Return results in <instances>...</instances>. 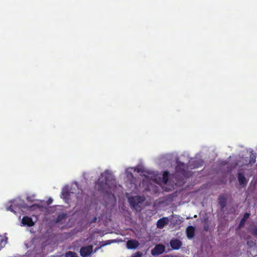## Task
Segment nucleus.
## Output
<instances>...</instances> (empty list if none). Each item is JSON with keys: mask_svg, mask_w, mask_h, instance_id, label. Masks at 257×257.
<instances>
[{"mask_svg": "<svg viewBox=\"0 0 257 257\" xmlns=\"http://www.w3.org/2000/svg\"><path fill=\"white\" fill-rule=\"evenodd\" d=\"M204 230L205 231H207L209 229V226L208 224H205L204 227Z\"/></svg>", "mask_w": 257, "mask_h": 257, "instance_id": "5701e85b", "label": "nucleus"}, {"mask_svg": "<svg viewBox=\"0 0 257 257\" xmlns=\"http://www.w3.org/2000/svg\"><path fill=\"white\" fill-rule=\"evenodd\" d=\"M251 232L254 235L257 236V226H254L251 229Z\"/></svg>", "mask_w": 257, "mask_h": 257, "instance_id": "4be33fe9", "label": "nucleus"}, {"mask_svg": "<svg viewBox=\"0 0 257 257\" xmlns=\"http://www.w3.org/2000/svg\"><path fill=\"white\" fill-rule=\"evenodd\" d=\"M144 200V199L139 196L133 197L129 199L130 205L133 208L136 207L139 204L142 203Z\"/></svg>", "mask_w": 257, "mask_h": 257, "instance_id": "7ed1b4c3", "label": "nucleus"}, {"mask_svg": "<svg viewBox=\"0 0 257 257\" xmlns=\"http://www.w3.org/2000/svg\"><path fill=\"white\" fill-rule=\"evenodd\" d=\"M188 166L183 163L177 161V166L175 168L176 174H180L184 177H188L187 171Z\"/></svg>", "mask_w": 257, "mask_h": 257, "instance_id": "f03ea898", "label": "nucleus"}, {"mask_svg": "<svg viewBox=\"0 0 257 257\" xmlns=\"http://www.w3.org/2000/svg\"><path fill=\"white\" fill-rule=\"evenodd\" d=\"M65 257H79L75 252L69 251L66 252Z\"/></svg>", "mask_w": 257, "mask_h": 257, "instance_id": "dca6fc26", "label": "nucleus"}, {"mask_svg": "<svg viewBox=\"0 0 257 257\" xmlns=\"http://www.w3.org/2000/svg\"><path fill=\"white\" fill-rule=\"evenodd\" d=\"M62 195L63 198L64 199H65V200L68 201L69 200L70 197V194L68 190H63L62 192Z\"/></svg>", "mask_w": 257, "mask_h": 257, "instance_id": "4468645a", "label": "nucleus"}, {"mask_svg": "<svg viewBox=\"0 0 257 257\" xmlns=\"http://www.w3.org/2000/svg\"><path fill=\"white\" fill-rule=\"evenodd\" d=\"M97 190L101 192H107L108 189L116 186V180L114 176L108 170L101 173L95 182Z\"/></svg>", "mask_w": 257, "mask_h": 257, "instance_id": "f257e3e1", "label": "nucleus"}, {"mask_svg": "<svg viewBox=\"0 0 257 257\" xmlns=\"http://www.w3.org/2000/svg\"><path fill=\"white\" fill-rule=\"evenodd\" d=\"M187 236L189 239L192 238L195 235V228L193 226H189L186 229Z\"/></svg>", "mask_w": 257, "mask_h": 257, "instance_id": "9b49d317", "label": "nucleus"}, {"mask_svg": "<svg viewBox=\"0 0 257 257\" xmlns=\"http://www.w3.org/2000/svg\"><path fill=\"white\" fill-rule=\"evenodd\" d=\"M249 216H250L249 213L246 212L244 213L243 217L242 218V219H241V220L240 221V223L239 224V227H241L244 225V224L246 221V219H247L249 218Z\"/></svg>", "mask_w": 257, "mask_h": 257, "instance_id": "ddd939ff", "label": "nucleus"}, {"mask_svg": "<svg viewBox=\"0 0 257 257\" xmlns=\"http://www.w3.org/2000/svg\"><path fill=\"white\" fill-rule=\"evenodd\" d=\"M142 254L140 252H137L134 257H141Z\"/></svg>", "mask_w": 257, "mask_h": 257, "instance_id": "a878e982", "label": "nucleus"}, {"mask_svg": "<svg viewBox=\"0 0 257 257\" xmlns=\"http://www.w3.org/2000/svg\"><path fill=\"white\" fill-rule=\"evenodd\" d=\"M194 163H195V164L194 166V168H198L203 166V161L201 160H196L194 161Z\"/></svg>", "mask_w": 257, "mask_h": 257, "instance_id": "a211bd4d", "label": "nucleus"}, {"mask_svg": "<svg viewBox=\"0 0 257 257\" xmlns=\"http://www.w3.org/2000/svg\"><path fill=\"white\" fill-rule=\"evenodd\" d=\"M170 243L172 248L174 250H178L182 245V241L177 238L171 239Z\"/></svg>", "mask_w": 257, "mask_h": 257, "instance_id": "39448f33", "label": "nucleus"}, {"mask_svg": "<svg viewBox=\"0 0 257 257\" xmlns=\"http://www.w3.org/2000/svg\"><path fill=\"white\" fill-rule=\"evenodd\" d=\"M52 201H53V200H52V199L51 198H49V199L47 201V204L48 205L52 203Z\"/></svg>", "mask_w": 257, "mask_h": 257, "instance_id": "393cba45", "label": "nucleus"}, {"mask_svg": "<svg viewBox=\"0 0 257 257\" xmlns=\"http://www.w3.org/2000/svg\"><path fill=\"white\" fill-rule=\"evenodd\" d=\"M169 173L167 171H166L163 173L162 182L164 184H166L168 182L169 179Z\"/></svg>", "mask_w": 257, "mask_h": 257, "instance_id": "2eb2a0df", "label": "nucleus"}, {"mask_svg": "<svg viewBox=\"0 0 257 257\" xmlns=\"http://www.w3.org/2000/svg\"><path fill=\"white\" fill-rule=\"evenodd\" d=\"M96 220V217H94V218L93 219V221H95V220Z\"/></svg>", "mask_w": 257, "mask_h": 257, "instance_id": "bb28decb", "label": "nucleus"}, {"mask_svg": "<svg viewBox=\"0 0 257 257\" xmlns=\"http://www.w3.org/2000/svg\"><path fill=\"white\" fill-rule=\"evenodd\" d=\"M22 223L24 225H27L29 227L33 226L34 225V222H33L31 217L25 216H24L22 220Z\"/></svg>", "mask_w": 257, "mask_h": 257, "instance_id": "6e6552de", "label": "nucleus"}, {"mask_svg": "<svg viewBox=\"0 0 257 257\" xmlns=\"http://www.w3.org/2000/svg\"><path fill=\"white\" fill-rule=\"evenodd\" d=\"M165 246L161 244L156 245L155 247L151 250V254L153 255H158L165 251Z\"/></svg>", "mask_w": 257, "mask_h": 257, "instance_id": "20e7f679", "label": "nucleus"}, {"mask_svg": "<svg viewBox=\"0 0 257 257\" xmlns=\"http://www.w3.org/2000/svg\"><path fill=\"white\" fill-rule=\"evenodd\" d=\"M227 198L224 195L219 196L218 198V203L221 209H223L226 205Z\"/></svg>", "mask_w": 257, "mask_h": 257, "instance_id": "f8f14e48", "label": "nucleus"}, {"mask_svg": "<svg viewBox=\"0 0 257 257\" xmlns=\"http://www.w3.org/2000/svg\"><path fill=\"white\" fill-rule=\"evenodd\" d=\"M168 218L166 217H163L159 219L157 222V226L158 228L162 229L166 224L168 223Z\"/></svg>", "mask_w": 257, "mask_h": 257, "instance_id": "9d476101", "label": "nucleus"}, {"mask_svg": "<svg viewBox=\"0 0 257 257\" xmlns=\"http://www.w3.org/2000/svg\"><path fill=\"white\" fill-rule=\"evenodd\" d=\"M8 210H10L11 211V212H15V211H14V209H13V206L12 205H11L10 206H9L8 208Z\"/></svg>", "mask_w": 257, "mask_h": 257, "instance_id": "b1692460", "label": "nucleus"}, {"mask_svg": "<svg viewBox=\"0 0 257 257\" xmlns=\"http://www.w3.org/2000/svg\"><path fill=\"white\" fill-rule=\"evenodd\" d=\"M35 207H38L39 205H36V204H34L31 206H28V205L25 204L22 206V207L24 208H26V209L27 208V209H33L34 208H35Z\"/></svg>", "mask_w": 257, "mask_h": 257, "instance_id": "412c9836", "label": "nucleus"}, {"mask_svg": "<svg viewBox=\"0 0 257 257\" xmlns=\"http://www.w3.org/2000/svg\"><path fill=\"white\" fill-rule=\"evenodd\" d=\"M7 241V238H4L2 236H0V247H2L4 245H5Z\"/></svg>", "mask_w": 257, "mask_h": 257, "instance_id": "aec40b11", "label": "nucleus"}, {"mask_svg": "<svg viewBox=\"0 0 257 257\" xmlns=\"http://www.w3.org/2000/svg\"><path fill=\"white\" fill-rule=\"evenodd\" d=\"M255 161H256V155L252 153L250 156V160H249V163L250 164H253L255 162Z\"/></svg>", "mask_w": 257, "mask_h": 257, "instance_id": "6ab92c4d", "label": "nucleus"}, {"mask_svg": "<svg viewBox=\"0 0 257 257\" xmlns=\"http://www.w3.org/2000/svg\"><path fill=\"white\" fill-rule=\"evenodd\" d=\"M66 217V215L65 213H62L59 214L57 219H56V222H59L61 221L63 219H65Z\"/></svg>", "mask_w": 257, "mask_h": 257, "instance_id": "f3484780", "label": "nucleus"}, {"mask_svg": "<svg viewBox=\"0 0 257 257\" xmlns=\"http://www.w3.org/2000/svg\"><path fill=\"white\" fill-rule=\"evenodd\" d=\"M237 177L239 185L242 187H245L248 183V180L244 175L242 173L239 172L237 174Z\"/></svg>", "mask_w": 257, "mask_h": 257, "instance_id": "0eeeda50", "label": "nucleus"}, {"mask_svg": "<svg viewBox=\"0 0 257 257\" xmlns=\"http://www.w3.org/2000/svg\"><path fill=\"white\" fill-rule=\"evenodd\" d=\"M92 251V247L87 246L82 247L80 250V255L83 257H86L90 255Z\"/></svg>", "mask_w": 257, "mask_h": 257, "instance_id": "423d86ee", "label": "nucleus"}, {"mask_svg": "<svg viewBox=\"0 0 257 257\" xmlns=\"http://www.w3.org/2000/svg\"><path fill=\"white\" fill-rule=\"evenodd\" d=\"M140 244L138 241L136 240L131 239L127 241L126 246L128 249H135L139 246Z\"/></svg>", "mask_w": 257, "mask_h": 257, "instance_id": "1a4fd4ad", "label": "nucleus"}]
</instances>
